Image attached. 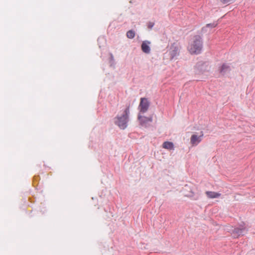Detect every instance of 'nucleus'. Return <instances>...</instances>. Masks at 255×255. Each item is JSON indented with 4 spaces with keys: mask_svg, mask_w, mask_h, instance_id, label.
Instances as JSON below:
<instances>
[{
    "mask_svg": "<svg viewBox=\"0 0 255 255\" xmlns=\"http://www.w3.org/2000/svg\"><path fill=\"white\" fill-rule=\"evenodd\" d=\"M217 25V23H209L206 25L207 27H215Z\"/></svg>",
    "mask_w": 255,
    "mask_h": 255,
    "instance_id": "nucleus-12",
    "label": "nucleus"
},
{
    "mask_svg": "<svg viewBox=\"0 0 255 255\" xmlns=\"http://www.w3.org/2000/svg\"><path fill=\"white\" fill-rule=\"evenodd\" d=\"M138 119L139 121V123L142 126H146V125L149 123H151L152 121V117H146L144 116H142L140 115V113H139L138 116Z\"/></svg>",
    "mask_w": 255,
    "mask_h": 255,
    "instance_id": "nucleus-5",
    "label": "nucleus"
},
{
    "mask_svg": "<svg viewBox=\"0 0 255 255\" xmlns=\"http://www.w3.org/2000/svg\"><path fill=\"white\" fill-rule=\"evenodd\" d=\"M202 48V42L201 36L196 35L193 37L188 47V50L191 54H198Z\"/></svg>",
    "mask_w": 255,
    "mask_h": 255,
    "instance_id": "nucleus-1",
    "label": "nucleus"
},
{
    "mask_svg": "<svg viewBox=\"0 0 255 255\" xmlns=\"http://www.w3.org/2000/svg\"><path fill=\"white\" fill-rule=\"evenodd\" d=\"M170 59H173L179 54V46L177 44L173 43L169 49Z\"/></svg>",
    "mask_w": 255,
    "mask_h": 255,
    "instance_id": "nucleus-4",
    "label": "nucleus"
},
{
    "mask_svg": "<svg viewBox=\"0 0 255 255\" xmlns=\"http://www.w3.org/2000/svg\"><path fill=\"white\" fill-rule=\"evenodd\" d=\"M129 105L127 107L124 111V115L121 117H117L116 124L118 125L121 129H125L127 126L128 121V117L129 114Z\"/></svg>",
    "mask_w": 255,
    "mask_h": 255,
    "instance_id": "nucleus-2",
    "label": "nucleus"
},
{
    "mask_svg": "<svg viewBox=\"0 0 255 255\" xmlns=\"http://www.w3.org/2000/svg\"><path fill=\"white\" fill-rule=\"evenodd\" d=\"M206 194L209 198H216L221 196L220 193L212 191H206Z\"/></svg>",
    "mask_w": 255,
    "mask_h": 255,
    "instance_id": "nucleus-8",
    "label": "nucleus"
},
{
    "mask_svg": "<svg viewBox=\"0 0 255 255\" xmlns=\"http://www.w3.org/2000/svg\"><path fill=\"white\" fill-rule=\"evenodd\" d=\"M150 42L148 41H144L142 42L141 48L142 51L145 53H149L150 51L149 44Z\"/></svg>",
    "mask_w": 255,
    "mask_h": 255,
    "instance_id": "nucleus-7",
    "label": "nucleus"
},
{
    "mask_svg": "<svg viewBox=\"0 0 255 255\" xmlns=\"http://www.w3.org/2000/svg\"><path fill=\"white\" fill-rule=\"evenodd\" d=\"M149 107V102L148 100L145 98H140V103L138 106L139 113H144L148 109Z\"/></svg>",
    "mask_w": 255,
    "mask_h": 255,
    "instance_id": "nucleus-3",
    "label": "nucleus"
},
{
    "mask_svg": "<svg viewBox=\"0 0 255 255\" xmlns=\"http://www.w3.org/2000/svg\"><path fill=\"white\" fill-rule=\"evenodd\" d=\"M229 68V66L226 64H223L220 69V71L221 73L225 72L226 70H228Z\"/></svg>",
    "mask_w": 255,
    "mask_h": 255,
    "instance_id": "nucleus-11",
    "label": "nucleus"
},
{
    "mask_svg": "<svg viewBox=\"0 0 255 255\" xmlns=\"http://www.w3.org/2000/svg\"><path fill=\"white\" fill-rule=\"evenodd\" d=\"M127 36L128 38L132 39L135 36V32L133 30H130L127 32Z\"/></svg>",
    "mask_w": 255,
    "mask_h": 255,
    "instance_id": "nucleus-10",
    "label": "nucleus"
},
{
    "mask_svg": "<svg viewBox=\"0 0 255 255\" xmlns=\"http://www.w3.org/2000/svg\"><path fill=\"white\" fill-rule=\"evenodd\" d=\"M231 0H221V1H222V2H223L224 3H227V2H228L229 1H230Z\"/></svg>",
    "mask_w": 255,
    "mask_h": 255,
    "instance_id": "nucleus-14",
    "label": "nucleus"
},
{
    "mask_svg": "<svg viewBox=\"0 0 255 255\" xmlns=\"http://www.w3.org/2000/svg\"><path fill=\"white\" fill-rule=\"evenodd\" d=\"M154 23L152 22H149L148 23V28L149 29H151L152 28V27L154 26Z\"/></svg>",
    "mask_w": 255,
    "mask_h": 255,
    "instance_id": "nucleus-13",
    "label": "nucleus"
},
{
    "mask_svg": "<svg viewBox=\"0 0 255 255\" xmlns=\"http://www.w3.org/2000/svg\"><path fill=\"white\" fill-rule=\"evenodd\" d=\"M162 147L167 149H173L174 148V144L172 142L165 141L162 144Z\"/></svg>",
    "mask_w": 255,
    "mask_h": 255,
    "instance_id": "nucleus-9",
    "label": "nucleus"
},
{
    "mask_svg": "<svg viewBox=\"0 0 255 255\" xmlns=\"http://www.w3.org/2000/svg\"><path fill=\"white\" fill-rule=\"evenodd\" d=\"M203 135V134L202 132L201 135H200V136H197L196 134H193L191 136V138H190L191 144L193 146L197 145L202 140V137Z\"/></svg>",
    "mask_w": 255,
    "mask_h": 255,
    "instance_id": "nucleus-6",
    "label": "nucleus"
}]
</instances>
